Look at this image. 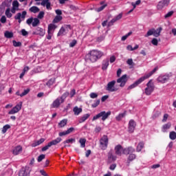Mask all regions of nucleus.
I'll list each match as a JSON object with an SVG mask.
<instances>
[{
    "label": "nucleus",
    "mask_w": 176,
    "mask_h": 176,
    "mask_svg": "<svg viewBox=\"0 0 176 176\" xmlns=\"http://www.w3.org/2000/svg\"><path fill=\"white\" fill-rule=\"evenodd\" d=\"M128 80L127 74H124L120 78L117 79V83H120V85L115 86L116 81H111V91H117V90H119V87H124Z\"/></svg>",
    "instance_id": "1"
},
{
    "label": "nucleus",
    "mask_w": 176,
    "mask_h": 176,
    "mask_svg": "<svg viewBox=\"0 0 176 176\" xmlns=\"http://www.w3.org/2000/svg\"><path fill=\"white\" fill-rule=\"evenodd\" d=\"M122 16H123V14H119L111 21V23L112 24L113 23H116V21H118V20H120V19H122Z\"/></svg>",
    "instance_id": "29"
},
{
    "label": "nucleus",
    "mask_w": 176,
    "mask_h": 176,
    "mask_svg": "<svg viewBox=\"0 0 176 176\" xmlns=\"http://www.w3.org/2000/svg\"><path fill=\"white\" fill-rule=\"evenodd\" d=\"M73 111L74 112V115L78 116V115H79V113L82 112V108H78V107H75L73 109Z\"/></svg>",
    "instance_id": "30"
},
{
    "label": "nucleus",
    "mask_w": 176,
    "mask_h": 176,
    "mask_svg": "<svg viewBox=\"0 0 176 176\" xmlns=\"http://www.w3.org/2000/svg\"><path fill=\"white\" fill-rule=\"evenodd\" d=\"M21 107H23V102H21L19 104H17L15 107H14L9 112L8 115H14V113H17L19 111L21 110Z\"/></svg>",
    "instance_id": "10"
},
{
    "label": "nucleus",
    "mask_w": 176,
    "mask_h": 176,
    "mask_svg": "<svg viewBox=\"0 0 176 176\" xmlns=\"http://www.w3.org/2000/svg\"><path fill=\"white\" fill-rule=\"evenodd\" d=\"M26 24H28V25H32V27H38V25L41 24V21H39V19L38 18L31 16L26 20Z\"/></svg>",
    "instance_id": "7"
},
{
    "label": "nucleus",
    "mask_w": 176,
    "mask_h": 176,
    "mask_svg": "<svg viewBox=\"0 0 176 176\" xmlns=\"http://www.w3.org/2000/svg\"><path fill=\"white\" fill-rule=\"evenodd\" d=\"M79 143L80 144V148H85L86 146V139L80 138Z\"/></svg>",
    "instance_id": "33"
},
{
    "label": "nucleus",
    "mask_w": 176,
    "mask_h": 176,
    "mask_svg": "<svg viewBox=\"0 0 176 176\" xmlns=\"http://www.w3.org/2000/svg\"><path fill=\"white\" fill-rule=\"evenodd\" d=\"M12 44H13V46H14V47H20L21 46V42L20 41H16L15 40H13L12 41Z\"/></svg>",
    "instance_id": "45"
},
{
    "label": "nucleus",
    "mask_w": 176,
    "mask_h": 176,
    "mask_svg": "<svg viewBox=\"0 0 176 176\" xmlns=\"http://www.w3.org/2000/svg\"><path fill=\"white\" fill-rule=\"evenodd\" d=\"M21 32L23 36H27V35H28V32H27L25 29H22Z\"/></svg>",
    "instance_id": "63"
},
{
    "label": "nucleus",
    "mask_w": 176,
    "mask_h": 176,
    "mask_svg": "<svg viewBox=\"0 0 176 176\" xmlns=\"http://www.w3.org/2000/svg\"><path fill=\"white\" fill-rule=\"evenodd\" d=\"M154 28H152L151 30H149L147 33L144 35L145 38H148V36H151V35H153L154 34Z\"/></svg>",
    "instance_id": "44"
},
{
    "label": "nucleus",
    "mask_w": 176,
    "mask_h": 176,
    "mask_svg": "<svg viewBox=\"0 0 176 176\" xmlns=\"http://www.w3.org/2000/svg\"><path fill=\"white\" fill-rule=\"evenodd\" d=\"M30 173H31L30 166H25L22 168L19 171V176H28L30 175Z\"/></svg>",
    "instance_id": "12"
},
{
    "label": "nucleus",
    "mask_w": 176,
    "mask_h": 176,
    "mask_svg": "<svg viewBox=\"0 0 176 176\" xmlns=\"http://www.w3.org/2000/svg\"><path fill=\"white\" fill-rule=\"evenodd\" d=\"M156 71H157V67L154 68L151 72L143 76L142 77L144 78V80H146V79H149V78H151Z\"/></svg>",
    "instance_id": "19"
},
{
    "label": "nucleus",
    "mask_w": 176,
    "mask_h": 176,
    "mask_svg": "<svg viewBox=\"0 0 176 176\" xmlns=\"http://www.w3.org/2000/svg\"><path fill=\"white\" fill-rule=\"evenodd\" d=\"M132 34H133V32H128L126 34H125L124 36H123L121 38V41H126V39H127V38H129L130 36V35H131Z\"/></svg>",
    "instance_id": "46"
},
{
    "label": "nucleus",
    "mask_w": 176,
    "mask_h": 176,
    "mask_svg": "<svg viewBox=\"0 0 176 176\" xmlns=\"http://www.w3.org/2000/svg\"><path fill=\"white\" fill-rule=\"evenodd\" d=\"M68 122V120L63 119L58 124V126L60 128L65 127V126H67V123Z\"/></svg>",
    "instance_id": "28"
},
{
    "label": "nucleus",
    "mask_w": 176,
    "mask_h": 176,
    "mask_svg": "<svg viewBox=\"0 0 176 176\" xmlns=\"http://www.w3.org/2000/svg\"><path fill=\"white\" fill-rule=\"evenodd\" d=\"M108 65H109V60H108V59L103 60L102 69H107V68H108Z\"/></svg>",
    "instance_id": "31"
},
{
    "label": "nucleus",
    "mask_w": 176,
    "mask_h": 176,
    "mask_svg": "<svg viewBox=\"0 0 176 176\" xmlns=\"http://www.w3.org/2000/svg\"><path fill=\"white\" fill-rule=\"evenodd\" d=\"M90 118V114H85L80 120V123H83L85 120H87Z\"/></svg>",
    "instance_id": "36"
},
{
    "label": "nucleus",
    "mask_w": 176,
    "mask_h": 176,
    "mask_svg": "<svg viewBox=\"0 0 176 176\" xmlns=\"http://www.w3.org/2000/svg\"><path fill=\"white\" fill-rule=\"evenodd\" d=\"M0 21L1 23H2V24H5V23H6V16H2L0 19Z\"/></svg>",
    "instance_id": "64"
},
{
    "label": "nucleus",
    "mask_w": 176,
    "mask_h": 176,
    "mask_svg": "<svg viewBox=\"0 0 176 176\" xmlns=\"http://www.w3.org/2000/svg\"><path fill=\"white\" fill-rule=\"evenodd\" d=\"M124 116H126V111L120 113L118 116H117L116 117V120H118V122L120 121L121 119H123V118H124Z\"/></svg>",
    "instance_id": "34"
},
{
    "label": "nucleus",
    "mask_w": 176,
    "mask_h": 176,
    "mask_svg": "<svg viewBox=\"0 0 176 176\" xmlns=\"http://www.w3.org/2000/svg\"><path fill=\"white\" fill-rule=\"evenodd\" d=\"M63 20V16L60 15H56L52 21L53 24H56L57 23H60Z\"/></svg>",
    "instance_id": "26"
},
{
    "label": "nucleus",
    "mask_w": 176,
    "mask_h": 176,
    "mask_svg": "<svg viewBox=\"0 0 176 176\" xmlns=\"http://www.w3.org/2000/svg\"><path fill=\"white\" fill-rule=\"evenodd\" d=\"M134 152H135V149L131 146L125 148L122 150L123 155H131V153H134Z\"/></svg>",
    "instance_id": "15"
},
{
    "label": "nucleus",
    "mask_w": 176,
    "mask_h": 176,
    "mask_svg": "<svg viewBox=\"0 0 176 176\" xmlns=\"http://www.w3.org/2000/svg\"><path fill=\"white\" fill-rule=\"evenodd\" d=\"M75 94H76V90H75V89H73L71 91L70 94H69V95H70V98H72V97H74V96H75Z\"/></svg>",
    "instance_id": "61"
},
{
    "label": "nucleus",
    "mask_w": 176,
    "mask_h": 176,
    "mask_svg": "<svg viewBox=\"0 0 176 176\" xmlns=\"http://www.w3.org/2000/svg\"><path fill=\"white\" fill-rule=\"evenodd\" d=\"M25 16H27V11H23L22 13L18 12L14 16V19L18 20L19 24H21V21L25 20Z\"/></svg>",
    "instance_id": "9"
},
{
    "label": "nucleus",
    "mask_w": 176,
    "mask_h": 176,
    "mask_svg": "<svg viewBox=\"0 0 176 176\" xmlns=\"http://www.w3.org/2000/svg\"><path fill=\"white\" fill-rule=\"evenodd\" d=\"M155 90V85L153 83L152 80H150L147 84L146 87L145 88V94L146 96H151Z\"/></svg>",
    "instance_id": "6"
},
{
    "label": "nucleus",
    "mask_w": 176,
    "mask_h": 176,
    "mask_svg": "<svg viewBox=\"0 0 176 176\" xmlns=\"http://www.w3.org/2000/svg\"><path fill=\"white\" fill-rule=\"evenodd\" d=\"M135 121L133 120H131L129 122L128 131L129 133H134V130H135Z\"/></svg>",
    "instance_id": "14"
},
{
    "label": "nucleus",
    "mask_w": 176,
    "mask_h": 176,
    "mask_svg": "<svg viewBox=\"0 0 176 176\" xmlns=\"http://www.w3.org/2000/svg\"><path fill=\"white\" fill-rule=\"evenodd\" d=\"M50 146H52L50 143H48L46 146H45L41 148L42 152H45V151H47V149H49Z\"/></svg>",
    "instance_id": "54"
},
{
    "label": "nucleus",
    "mask_w": 176,
    "mask_h": 176,
    "mask_svg": "<svg viewBox=\"0 0 176 176\" xmlns=\"http://www.w3.org/2000/svg\"><path fill=\"white\" fill-rule=\"evenodd\" d=\"M60 141H63V139H61V138H57L56 139L50 142V145H51V146H53V145H57V144H60Z\"/></svg>",
    "instance_id": "23"
},
{
    "label": "nucleus",
    "mask_w": 176,
    "mask_h": 176,
    "mask_svg": "<svg viewBox=\"0 0 176 176\" xmlns=\"http://www.w3.org/2000/svg\"><path fill=\"white\" fill-rule=\"evenodd\" d=\"M43 142H45V138H41L39 140L34 142L31 146L32 148H35L36 146L41 145V144H43Z\"/></svg>",
    "instance_id": "20"
},
{
    "label": "nucleus",
    "mask_w": 176,
    "mask_h": 176,
    "mask_svg": "<svg viewBox=\"0 0 176 176\" xmlns=\"http://www.w3.org/2000/svg\"><path fill=\"white\" fill-rule=\"evenodd\" d=\"M169 138H170V140H172L173 141H174V140H176L175 131H170L169 133Z\"/></svg>",
    "instance_id": "37"
},
{
    "label": "nucleus",
    "mask_w": 176,
    "mask_h": 176,
    "mask_svg": "<svg viewBox=\"0 0 176 176\" xmlns=\"http://www.w3.org/2000/svg\"><path fill=\"white\" fill-rule=\"evenodd\" d=\"M174 14V11H170L166 14H165L164 18L168 19V17H171Z\"/></svg>",
    "instance_id": "55"
},
{
    "label": "nucleus",
    "mask_w": 176,
    "mask_h": 176,
    "mask_svg": "<svg viewBox=\"0 0 176 176\" xmlns=\"http://www.w3.org/2000/svg\"><path fill=\"white\" fill-rule=\"evenodd\" d=\"M99 146L102 151H105L108 148V136L103 135L100 140Z\"/></svg>",
    "instance_id": "8"
},
{
    "label": "nucleus",
    "mask_w": 176,
    "mask_h": 176,
    "mask_svg": "<svg viewBox=\"0 0 176 176\" xmlns=\"http://www.w3.org/2000/svg\"><path fill=\"white\" fill-rule=\"evenodd\" d=\"M162 28H159L157 30H153V36H155V38H157V36H160V32H162Z\"/></svg>",
    "instance_id": "27"
},
{
    "label": "nucleus",
    "mask_w": 176,
    "mask_h": 176,
    "mask_svg": "<svg viewBox=\"0 0 176 176\" xmlns=\"http://www.w3.org/2000/svg\"><path fill=\"white\" fill-rule=\"evenodd\" d=\"M169 3L170 1L168 0H162L159 1L158 4L157 5V10H162V9L166 8V6H168Z\"/></svg>",
    "instance_id": "11"
},
{
    "label": "nucleus",
    "mask_w": 176,
    "mask_h": 176,
    "mask_svg": "<svg viewBox=\"0 0 176 176\" xmlns=\"http://www.w3.org/2000/svg\"><path fill=\"white\" fill-rule=\"evenodd\" d=\"M19 6H20V4L19 3V1L17 0H15L12 2V8L18 9L19 10Z\"/></svg>",
    "instance_id": "47"
},
{
    "label": "nucleus",
    "mask_w": 176,
    "mask_h": 176,
    "mask_svg": "<svg viewBox=\"0 0 176 176\" xmlns=\"http://www.w3.org/2000/svg\"><path fill=\"white\" fill-rule=\"evenodd\" d=\"M126 64H128V65H131V67H134V62L133 61V58H129L126 60Z\"/></svg>",
    "instance_id": "51"
},
{
    "label": "nucleus",
    "mask_w": 176,
    "mask_h": 176,
    "mask_svg": "<svg viewBox=\"0 0 176 176\" xmlns=\"http://www.w3.org/2000/svg\"><path fill=\"white\" fill-rule=\"evenodd\" d=\"M55 82H56V78H51L47 81L46 85L47 86H49V87H50V86H53V85H54Z\"/></svg>",
    "instance_id": "38"
},
{
    "label": "nucleus",
    "mask_w": 176,
    "mask_h": 176,
    "mask_svg": "<svg viewBox=\"0 0 176 176\" xmlns=\"http://www.w3.org/2000/svg\"><path fill=\"white\" fill-rule=\"evenodd\" d=\"M5 14L8 19H10L12 17V12H10V8H8L6 9Z\"/></svg>",
    "instance_id": "41"
},
{
    "label": "nucleus",
    "mask_w": 176,
    "mask_h": 176,
    "mask_svg": "<svg viewBox=\"0 0 176 176\" xmlns=\"http://www.w3.org/2000/svg\"><path fill=\"white\" fill-rule=\"evenodd\" d=\"M89 96L91 98H97V97H98V94L94 92L91 93Z\"/></svg>",
    "instance_id": "62"
},
{
    "label": "nucleus",
    "mask_w": 176,
    "mask_h": 176,
    "mask_svg": "<svg viewBox=\"0 0 176 176\" xmlns=\"http://www.w3.org/2000/svg\"><path fill=\"white\" fill-rule=\"evenodd\" d=\"M100 105V99L97 100L94 104H92V108H97Z\"/></svg>",
    "instance_id": "56"
},
{
    "label": "nucleus",
    "mask_w": 176,
    "mask_h": 176,
    "mask_svg": "<svg viewBox=\"0 0 176 176\" xmlns=\"http://www.w3.org/2000/svg\"><path fill=\"white\" fill-rule=\"evenodd\" d=\"M171 127V122H168L162 126V133H166L169 129Z\"/></svg>",
    "instance_id": "22"
},
{
    "label": "nucleus",
    "mask_w": 176,
    "mask_h": 176,
    "mask_svg": "<svg viewBox=\"0 0 176 176\" xmlns=\"http://www.w3.org/2000/svg\"><path fill=\"white\" fill-rule=\"evenodd\" d=\"M38 34L40 35V36H45V30L41 28H37Z\"/></svg>",
    "instance_id": "39"
},
{
    "label": "nucleus",
    "mask_w": 176,
    "mask_h": 176,
    "mask_svg": "<svg viewBox=\"0 0 176 176\" xmlns=\"http://www.w3.org/2000/svg\"><path fill=\"white\" fill-rule=\"evenodd\" d=\"M21 152H23V147L21 146H17L15 147L12 151L13 155L15 156H17Z\"/></svg>",
    "instance_id": "17"
},
{
    "label": "nucleus",
    "mask_w": 176,
    "mask_h": 176,
    "mask_svg": "<svg viewBox=\"0 0 176 176\" xmlns=\"http://www.w3.org/2000/svg\"><path fill=\"white\" fill-rule=\"evenodd\" d=\"M116 153L118 155V156L122 155V152H123V147H122V145L118 144L115 147Z\"/></svg>",
    "instance_id": "18"
},
{
    "label": "nucleus",
    "mask_w": 176,
    "mask_h": 176,
    "mask_svg": "<svg viewBox=\"0 0 176 176\" xmlns=\"http://www.w3.org/2000/svg\"><path fill=\"white\" fill-rule=\"evenodd\" d=\"M29 11L30 13H39L41 12V9L38 8L37 6H32L30 9Z\"/></svg>",
    "instance_id": "24"
},
{
    "label": "nucleus",
    "mask_w": 176,
    "mask_h": 176,
    "mask_svg": "<svg viewBox=\"0 0 176 176\" xmlns=\"http://www.w3.org/2000/svg\"><path fill=\"white\" fill-rule=\"evenodd\" d=\"M109 115H111V111H108L107 113L105 111H102L99 113H98L96 116H94L93 117L92 120H97V119H100V118H102V120L104 122L108 119L109 117Z\"/></svg>",
    "instance_id": "5"
},
{
    "label": "nucleus",
    "mask_w": 176,
    "mask_h": 176,
    "mask_svg": "<svg viewBox=\"0 0 176 176\" xmlns=\"http://www.w3.org/2000/svg\"><path fill=\"white\" fill-rule=\"evenodd\" d=\"M56 28H57V25H54V23H50V25H48L47 31L49 32H52L53 34H54Z\"/></svg>",
    "instance_id": "21"
},
{
    "label": "nucleus",
    "mask_w": 176,
    "mask_h": 176,
    "mask_svg": "<svg viewBox=\"0 0 176 176\" xmlns=\"http://www.w3.org/2000/svg\"><path fill=\"white\" fill-rule=\"evenodd\" d=\"M75 141H76L75 139L71 138L64 141L63 144H72V142H75Z\"/></svg>",
    "instance_id": "50"
},
{
    "label": "nucleus",
    "mask_w": 176,
    "mask_h": 176,
    "mask_svg": "<svg viewBox=\"0 0 176 176\" xmlns=\"http://www.w3.org/2000/svg\"><path fill=\"white\" fill-rule=\"evenodd\" d=\"M78 43V41L76 40H73L70 43H69V47H74L76 44Z\"/></svg>",
    "instance_id": "58"
},
{
    "label": "nucleus",
    "mask_w": 176,
    "mask_h": 176,
    "mask_svg": "<svg viewBox=\"0 0 176 176\" xmlns=\"http://www.w3.org/2000/svg\"><path fill=\"white\" fill-rule=\"evenodd\" d=\"M151 43L154 45V46H157V44L159 43V41H157V38H153L151 41Z\"/></svg>",
    "instance_id": "59"
},
{
    "label": "nucleus",
    "mask_w": 176,
    "mask_h": 176,
    "mask_svg": "<svg viewBox=\"0 0 176 176\" xmlns=\"http://www.w3.org/2000/svg\"><path fill=\"white\" fill-rule=\"evenodd\" d=\"M171 76H173L172 73L160 74L157 78V82H158V83L162 84L166 83V82H168V80H170Z\"/></svg>",
    "instance_id": "4"
},
{
    "label": "nucleus",
    "mask_w": 176,
    "mask_h": 176,
    "mask_svg": "<svg viewBox=\"0 0 176 176\" xmlns=\"http://www.w3.org/2000/svg\"><path fill=\"white\" fill-rule=\"evenodd\" d=\"M29 93H30V89H25L23 92L20 94V97H24V96H27V94Z\"/></svg>",
    "instance_id": "53"
},
{
    "label": "nucleus",
    "mask_w": 176,
    "mask_h": 176,
    "mask_svg": "<svg viewBox=\"0 0 176 176\" xmlns=\"http://www.w3.org/2000/svg\"><path fill=\"white\" fill-rule=\"evenodd\" d=\"M9 129H10V125L9 124H6L5 126H3L2 129V133L5 134V133H6V131H8V130H9Z\"/></svg>",
    "instance_id": "43"
},
{
    "label": "nucleus",
    "mask_w": 176,
    "mask_h": 176,
    "mask_svg": "<svg viewBox=\"0 0 176 176\" xmlns=\"http://www.w3.org/2000/svg\"><path fill=\"white\" fill-rule=\"evenodd\" d=\"M135 157H137V155H135V154H133V153L129 154L128 160L126 161L127 164H129L131 162H133V160H135Z\"/></svg>",
    "instance_id": "25"
},
{
    "label": "nucleus",
    "mask_w": 176,
    "mask_h": 176,
    "mask_svg": "<svg viewBox=\"0 0 176 176\" xmlns=\"http://www.w3.org/2000/svg\"><path fill=\"white\" fill-rule=\"evenodd\" d=\"M144 80H145V79L142 76L138 80H136L134 83L129 85L128 87V90H131V89H135V87H137L138 85H141V83L143 82Z\"/></svg>",
    "instance_id": "13"
},
{
    "label": "nucleus",
    "mask_w": 176,
    "mask_h": 176,
    "mask_svg": "<svg viewBox=\"0 0 176 176\" xmlns=\"http://www.w3.org/2000/svg\"><path fill=\"white\" fill-rule=\"evenodd\" d=\"M100 5H102L100 8H96V12H102L108 6L107 3H105V1H102L100 2Z\"/></svg>",
    "instance_id": "16"
},
{
    "label": "nucleus",
    "mask_w": 176,
    "mask_h": 176,
    "mask_svg": "<svg viewBox=\"0 0 176 176\" xmlns=\"http://www.w3.org/2000/svg\"><path fill=\"white\" fill-rule=\"evenodd\" d=\"M45 17V12L41 11L37 15V19L42 20Z\"/></svg>",
    "instance_id": "49"
},
{
    "label": "nucleus",
    "mask_w": 176,
    "mask_h": 176,
    "mask_svg": "<svg viewBox=\"0 0 176 176\" xmlns=\"http://www.w3.org/2000/svg\"><path fill=\"white\" fill-rule=\"evenodd\" d=\"M5 38H8L10 39V38H13V33L12 32L6 31L4 33Z\"/></svg>",
    "instance_id": "32"
},
{
    "label": "nucleus",
    "mask_w": 176,
    "mask_h": 176,
    "mask_svg": "<svg viewBox=\"0 0 176 176\" xmlns=\"http://www.w3.org/2000/svg\"><path fill=\"white\" fill-rule=\"evenodd\" d=\"M102 56H104V54L101 52V51L94 50L85 56V60L87 61H90L91 63H96V61L100 60Z\"/></svg>",
    "instance_id": "2"
},
{
    "label": "nucleus",
    "mask_w": 176,
    "mask_h": 176,
    "mask_svg": "<svg viewBox=\"0 0 176 176\" xmlns=\"http://www.w3.org/2000/svg\"><path fill=\"white\" fill-rule=\"evenodd\" d=\"M159 116H160V111H157L153 113V119H156V118H159Z\"/></svg>",
    "instance_id": "60"
},
{
    "label": "nucleus",
    "mask_w": 176,
    "mask_h": 176,
    "mask_svg": "<svg viewBox=\"0 0 176 176\" xmlns=\"http://www.w3.org/2000/svg\"><path fill=\"white\" fill-rule=\"evenodd\" d=\"M63 28L66 32V34H68V32H69V30H72L71 25H65L64 26H63Z\"/></svg>",
    "instance_id": "48"
},
{
    "label": "nucleus",
    "mask_w": 176,
    "mask_h": 176,
    "mask_svg": "<svg viewBox=\"0 0 176 176\" xmlns=\"http://www.w3.org/2000/svg\"><path fill=\"white\" fill-rule=\"evenodd\" d=\"M53 32H48L47 31V35L46 36L47 39H48V41H50V39H52V36H53Z\"/></svg>",
    "instance_id": "57"
},
{
    "label": "nucleus",
    "mask_w": 176,
    "mask_h": 176,
    "mask_svg": "<svg viewBox=\"0 0 176 176\" xmlns=\"http://www.w3.org/2000/svg\"><path fill=\"white\" fill-rule=\"evenodd\" d=\"M102 27H110L111 21H109V20L107 19L102 23Z\"/></svg>",
    "instance_id": "42"
},
{
    "label": "nucleus",
    "mask_w": 176,
    "mask_h": 176,
    "mask_svg": "<svg viewBox=\"0 0 176 176\" xmlns=\"http://www.w3.org/2000/svg\"><path fill=\"white\" fill-rule=\"evenodd\" d=\"M65 34H67L65 29H64L63 27H61L57 34V36H61V35H65Z\"/></svg>",
    "instance_id": "35"
},
{
    "label": "nucleus",
    "mask_w": 176,
    "mask_h": 176,
    "mask_svg": "<svg viewBox=\"0 0 176 176\" xmlns=\"http://www.w3.org/2000/svg\"><path fill=\"white\" fill-rule=\"evenodd\" d=\"M45 155L44 154H41L38 157L37 159V162H38V163H41V162H42L43 160V159H45Z\"/></svg>",
    "instance_id": "52"
},
{
    "label": "nucleus",
    "mask_w": 176,
    "mask_h": 176,
    "mask_svg": "<svg viewBox=\"0 0 176 176\" xmlns=\"http://www.w3.org/2000/svg\"><path fill=\"white\" fill-rule=\"evenodd\" d=\"M68 96H69V92L66 91L63 93L60 97L57 98L55 100L53 101L51 104V108H60V105L65 102V99L67 97H68Z\"/></svg>",
    "instance_id": "3"
},
{
    "label": "nucleus",
    "mask_w": 176,
    "mask_h": 176,
    "mask_svg": "<svg viewBox=\"0 0 176 176\" xmlns=\"http://www.w3.org/2000/svg\"><path fill=\"white\" fill-rule=\"evenodd\" d=\"M142 148H144V142H140L136 148L137 152H141Z\"/></svg>",
    "instance_id": "40"
}]
</instances>
